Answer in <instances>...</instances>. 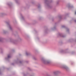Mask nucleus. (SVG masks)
<instances>
[{
    "label": "nucleus",
    "instance_id": "nucleus-4",
    "mask_svg": "<svg viewBox=\"0 0 76 76\" xmlns=\"http://www.w3.org/2000/svg\"><path fill=\"white\" fill-rule=\"evenodd\" d=\"M46 63H47V62H46Z\"/></svg>",
    "mask_w": 76,
    "mask_h": 76
},
{
    "label": "nucleus",
    "instance_id": "nucleus-1",
    "mask_svg": "<svg viewBox=\"0 0 76 76\" xmlns=\"http://www.w3.org/2000/svg\"><path fill=\"white\" fill-rule=\"evenodd\" d=\"M8 58H9V57H10V56H8Z\"/></svg>",
    "mask_w": 76,
    "mask_h": 76
},
{
    "label": "nucleus",
    "instance_id": "nucleus-3",
    "mask_svg": "<svg viewBox=\"0 0 76 76\" xmlns=\"http://www.w3.org/2000/svg\"><path fill=\"white\" fill-rule=\"evenodd\" d=\"M26 55H27V53H26Z\"/></svg>",
    "mask_w": 76,
    "mask_h": 76
},
{
    "label": "nucleus",
    "instance_id": "nucleus-2",
    "mask_svg": "<svg viewBox=\"0 0 76 76\" xmlns=\"http://www.w3.org/2000/svg\"><path fill=\"white\" fill-rule=\"evenodd\" d=\"M75 14L76 15V12H75Z\"/></svg>",
    "mask_w": 76,
    "mask_h": 76
}]
</instances>
